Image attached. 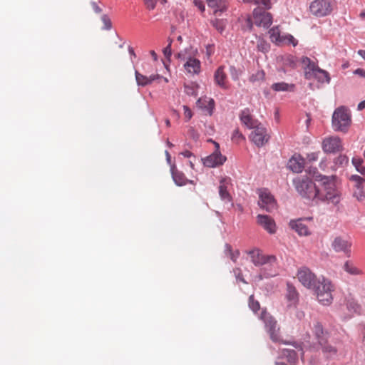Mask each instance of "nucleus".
<instances>
[{
    "instance_id": "obj_1",
    "label": "nucleus",
    "mask_w": 365,
    "mask_h": 365,
    "mask_svg": "<svg viewBox=\"0 0 365 365\" xmlns=\"http://www.w3.org/2000/svg\"><path fill=\"white\" fill-rule=\"evenodd\" d=\"M314 180L317 183L316 200L336 205L339 202V193L333 176L317 174Z\"/></svg>"
},
{
    "instance_id": "obj_2",
    "label": "nucleus",
    "mask_w": 365,
    "mask_h": 365,
    "mask_svg": "<svg viewBox=\"0 0 365 365\" xmlns=\"http://www.w3.org/2000/svg\"><path fill=\"white\" fill-rule=\"evenodd\" d=\"M251 261L255 266L270 265L272 269L269 271L265 267V277H272L278 273V264L277 258L274 255H264L259 249H253L248 252Z\"/></svg>"
},
{
    "instance_id": "obj_3",
    "label": "nucleus",
    "mask_w": 365,
    "mask_h": 365,
    "mask_svg": "<svg viewBox=\"0 0 365 365\" xmlns=\"http://www.w3.org/2000/svg\"><path fill=\"white\" fill-rule=\"evenodd\" d=\"M293 184L297 192L309 200H316L317 195V184H314L307 177H299L293 180Z\"/></svg>"
},
{
    "instance_id": "obj_4",
    "label": "nucleus",
    "mask_w": 365,
    "mask_h": 365,
    "mask_svg": "<svg viewBox=\"0 0 365 365\" xmlns=\"http://www.w3.org/2000/svg\"><path fill=\"white\" fill-rule=\"evenodd\" d=\"M351 114L344 106L335 110L332 115V126L335 130L346 132L351 125Z\"/></svg>"
},
{
    "instance_id": "obj_5",
    "label": "nucleus",
    "mask_w": 365,
    "mask_h": 365,
    "mask_svg": "<svg viewBox=\"0 0 365 365\" xmlns=\"http://www.w3.org/2000/svg\"><path fill=\"white\" fill-rule=\"evenodd\" d=\"M265 324V329L273 342L283 343L280 335V327L277 324V320L266 311H262L260 317Z\"/></svg>"
},
{
    "instance_id": "obj_6",
    "label": "nucleus",
    "mask_w": 365,
    "mask_h": 365,
    "mask_svg": "<svg viewBox=\"0 0 365 365\" xmlns=\"http://www.w3.org/2000/svg\"><path fill=\"white\" fill-rule=\"evenodd\" d=\"M178 58L185 61L184 68L186 71L190 74H198L200 72L201 63L200 61L193 57L191 53L188 52L187 49L179 52L177 54Z\"/></svg>"
},
{
    "instance_id": "obj_7",
    "label": "nucleus",
    "mask_w": 365,
    "mask_h": 365,
    "mask_svg": "<svg viewBox=\"0 0 365 365\" xmlns=\"http://www.w3.org/2000/svg\"><path fill=\"white\" fill-rule=\"evenodd\" d=\"M210 141L214 143L215 150L209 156L202 159L203 164L205 166L208 168H215L222 165L226 161L227 158L221 154L220 151V145L217 143L212 140Z\"/></svg>"
},
{
    "instance_id": "obj_8",
    "label": "nucleus",
    "mask_w": 365,
    "mask_h": 365,
    "mask_svg": "<svg viewBox=\"0 0 365 365\" xmlns=\"http://www.w3.org/2000/svg\"><path fill=\"white\" fill-rule=\"evenodd\" d=\"M270 40L277 45L292 44L296 46L297 41L290 34L281 35L278 27H274L269 31Z\"/></svg>"
},
{
    "instance_id": "obj_9",
    "label": "nucleus",
    "mask_w": 365,
    "mask_h": 365,
    "mask_svg": "<svg viewBox=\"0 0 365 365\" xmlns=\"http://www.w3.org/2000/svg\"><path fill=\"white\" fill-rule=\"evenodd\" d=\"M259 194V205L268 212H272L277 208V202L272 194L267 189H260Z\"/></svg>"
},
{
    "instance_id": "obj_10",
    "label": "nucleus",
    "mask_w": 365,
    "mask_h": 365,
    "mask_svg": "<svg viewBox=\"0 0 365 365\" xmlns=\"http://www.w3.org/2000/svg\"><path fill=\"white\" fill-rule=\"evenodd\" d=\"M264 7L261 9L257 7L253 11V21L257 26L268 28L272 23V16L270 13L264 11Z\"/></svg>"
},
{
    "instance_id": "obj_11",
    "label": "nucleus",
    "mask_w": 365,
    "mask_h": 365,
    "mask_svg": "<svg viewBox=\"0 0 365 365\" xmlns=\"http://www.w3.org/2000/svg\"><path fill=\"white\" fill-rule=\"evenodd\" d=\"M297 277L299 282L309 289H313L316 287L319 280L316 275L307 267L301 268L298 271Z\"/></svg>"
},
{
    "instance_id": "obj_12",
    "label": "nucleus",
    "mask_w": 365,
    "mask_h": 365,
    "mask_svg": "<svg viewBox=\"0 0 365 365\" xmlns=\"http://www.w3.org/2000/svg\"><path fill=\"white\" fill-rule=\"evenodd\" d=\"M311 12L317 16H324L331 11L329 0H314L310 5Z\"/></svg>"
},
{
    "instance_id": "obj_13",
    "label": "nucleus",
    "mask_w": 365,
    "mask_h": 365,
    "mask_svg": "<svg viewBox=\"0 0 365 365\" xmlns=\"http://www.w3.org/2000/svg\"><path fill=\"white\" fill-rule=\"evenodd\" d=\"M250 138L257 146L261 147L269 141V135L267 129L260 124L254 128Z\"/></svg>"
},
{
    "instance_id": "obj_14",
    "label": "nucleus",
    "mask_w": 365,
    "mask_h": 365,
    "mask_svg": "<svg viewBox=\"0 0 365 365\" xmlns=\"http://www.w3.org/2000/svg\"><path fill=\"white\" fill-rule=\"evenodd\" d=\"M318 345L323 356L327 359H334L338 354V349L335 343L329 340V337L327 339H321L319 342H318Z\"/></svg>"
},
{
    "instance_id": "obj_15",
    "label": "nucleus",
    "mask_w": 365,
    "mask_h": 365,
    "mask_svg": "<svg viewBox=\"0 0 365 365\" xmlns=\"http://www.w3.org/2000/svg\"><path fill=\"white\" fill-rule=\"evenodd\" d=\"M341 148L342 144L339 137L329 136L325 138L322 142V149L325 153H336Z\"/></svg>"
},
{
    "instance_id": "obj_16",
    "label": "nucleus",
    "mask_w": 365,
    "mask_h": 365,
    "mask_svg": "<svg viewBox=\"0 0 365 365\" xmlns=\"http://www.w3.org/2000/svg\"><path fill=\"white\" fill-rule=\"evenodd\" d=\"M351 245V241L341 237H335L331 243V247L335 252H344L348 256L350 255Z\"/></svg>"
},
{
    "instance_id": "obj_17",
    "label": "nucleus",
    "mask_w": 365,
    "mask_h": 365,
    "mask_svg": "<svg viewBox=\"0 0 365 365\" xmlns=\"http://www.w3.org/2000/svg\"><path fill=\"white\" fill-rule=\"evenodd\" d=\"M257 223L264 229L269 234H274L277 227L272 217L265 215H258L257 216Z\"/></svg>"
},
{
    "instance_id": "obj_18",
    "label": "nucleus",
    "mask_w": 365,
    "mask_h": 365,
    "mask_svg": "<svg viewBox=\"0 0 365 365\" xmlns=\"http://www.w3.org/2000/svg\"><path fill=\"white\" fill-rule=\"evenodd\" d=\"M312 218L292 220L289 225L300 236H308L311 235V232L306 222H310Z\"/></svg>"
},
{
    "instance_id": "obj_19",
    "label": "nucleus",
    "mask_w": 365,
    "mask_h": 365,
    "mask_svg": "<svg viewBox=\"0 0 365 365\" xmlns=\"http://www.w3.org/2000/svg\"><path fill=\"white\" fill-rule=\"evenodd\" d=\"M231 185L230 178H223L220 180L219 185V195L222 200L226 202H230L232 201V197L228 192V187Z\"/></svg>"
},
{
    "instance_id": "obj_20",
    "label": "nucleus",
    "mask_w": 365,
    "mask_h": 365,
    "mask_svg": "<svg viewBox=\"0 0 365 365\" xmlns=\"http://www.w3.org/2000/svg\"><path fill=\"white\" fill-rule=\"evenodd\" d=\"M302 63L304 69L305 78L312 79L313 73L319 68L317 63L307 56L302 58Z\"/></svg>"
},
{
    "instance_id": "obj_21",
    "label": "nucleus",
    "mask_w": 365,
    "mask_h": 365,
    "mask_svg": "<svg viewBox=\"0 0 365 365\" xmlns=\"http://www.w3.org/2000/svg\"><path fill=\"white\" fill-rule=\"evenodd\" d=\"M312 289L314 290L316 296H318V293L319 292L327 293L329 292H334V286L329 279L322 277L319 279L316 287Z\"/></svg>"
},
{
    "instance_id": "obj_22",
    "label": "nucleus",
    "mask_w": 365,
    "mask_h": 365,
    "mask_svg": "<svg viewBox=\"0 0 365 365\" xmlns=\"http://www.w3.org/2000/svg\"><path fill=\"white\" fill-rule=\"evenodd\" d=\"M206 1L215 16H220L227 9L228 4L226 0H206Z\"/></svg>"
},
{
    "instance_id": "obj_23",
    "label": "nucleus",
    "mask_w": 365,
    "mask_h": 365,
    "mask_svg": "<svg viewBox=\"0 0 365 365\" xmlns=\"http://www.w3.org/2000/svg\"><path fill=\"white\" fill-rule=\"evenodd\" d=\"M240 118L241 122L248 128L254 129L260 125V123H259L258 121L252 117L251 112L248 108H245L241 112Z\"/></svg>"
},
{
    "instance_id": "obj_24",
    "label": "nucleus",
    "mask_w": 365,
    "mask_h": 365,
    "mask_svg": "<svg viewBox=\"0 0 365 365\" xmlns=\"http://www.w3.org/2000/svg\"><path fill=\"white\" fill-rule=\"evenodd\" d=\"M215 81L222 88H228L227 74L225 72V66H220L215 73Z\"/></svg>"
},
{
    "instance_id": "obj_25",
    "label": "nucleus",
    "mask_w": 365,
    "mask_h": 365,
    "mask_svg": "<svg viewBox=\"0 0 365 365\" xmlns=\"http://www.w3.org/2000/svg\"><path fill=\"white\" fill-rule=\"evenodd\" d=\"M172 177L175 182V184L178 186H182L186 185L187 183L195 184L192 180H188L184 173L180 171H178L175 166L171 168Z\"/></svg>"
},
{
    "instance_id": "obj_26",
    "label": "nucleus",
    "mask_w": 365,
    "mask_h": 365,
    "mask_svg": "<svg viewBox=\"0 0 365 365\" xmlns=\"http://www.w3.org/2000/svg\"><path fill=\"white\" fill-rule=\"evenodd\" d=\"M135 74L137 84L141 86H145L147 85H149L152 83L154 81L160 78V76L158 74H153L150 76H146L140 73L137 71H135Z\"/></svg>"
},
{
    "instance_id": "obj_27",
    "label": "nucleus",
    "mask_w": 365,
    "mask_h": 365,
    "mask_svg": "<svg viewBox=\"0 0 365 365\" xmlns=\"http://www.w3.org/2000/svg\"><path fill=\"white\" fill-rule=\"evenodd\" d=\"M312 330L317 340V343L319 342L321 339H327L329 337V333L324 329L322 324L319 322H314Z\"/></svg>"
},
{
    "instance_id": "obj_28",
    "label": "nucleus",
    "mask_w": 365,
    "mask_h": 365,
    "mask_svg": "<svg viewBox=\"0 0 365 365\" xmlns=\"http://www.w3.org/2000/svg\"><path fill=\"white\" fill-rule=\"evenodd\" d=\"M197 106L202 109L207 110L210 115L212 114L215 108V101L212 98L204 96L200 98L197 101Z\"/></svg>"
},
{
    "instance_id": "obj_29",
    "label": "nucleus",
    "mask_w": 365,
    "mask_h": 365,
    "mask_svg": "<svg viewBox=\"0 0 365 365\" xmlns=\"http://www.w3.org/2000/svg\"><path fill=\"white\" fill-rule=\"evenodd\" d=\"M288 167L294 173H300L304 168V159L300 156H293L288 162Z\"/></svg>"
},
{
    "instance_id": "obj_30",
    "label": "nucleus",
    "mask_w": 365,
    "mask_h": 365,
    "mask_svg": "<svg viewBox=\"0 0 365 365\" xmlns=\"http://www.w3.org/2000/svg\"><path fill=\"white\" fill-rule=\"evenodd\" d=\"M346 305L347 309L352 314H360L361 310V305L358 302L352 298L349 297L346 299Z\"/></svg>"
},
{
    "instance_id": "obj_31",
    "label": "nucleus",
    "mask_w": 365,
    "mask_h": 365,
    "mask_svg": "<svg viewBox=\"0 0 365 365\" xmlns=\"http://www.w3.org/2000/svg\"><path fill=\"white\" fill-rule=\"evenodd\" d=\"M312 78H316L319 83H329L331 81L329 73L320 68L313 73Z\"/></svg>"
},
{
    "instance_id": "obj_32",
    "label": "nucleus",
    "mask_w": 365,
    "mask_h": 365,
    "mask_svg": "<svg viewBox=\"0 0 365 365\" xmlns=\"http://www.w3.org/2000/svg\"><path fill=\"white\" fill-rule=\"evenodd\" d=\"M294 84H288L285 82H279L273 83L271 86L274 91H293L294 89Z\"/></svg>"
},
{
    "instance_id": "obj_33",
    "label": "nucleus",
    "mask_w": 365,
    "mask_h": 365,
    "mask_svg": "<svg viewBox=\"0 0 365 365\" xmlns=\"http://www.w3.org/2000/svg\"><path fill=\"white\" fill-rule=\"evenodd\" d=\"M282 356L283 358L287 359L290 364L293 365H295L298 358L296 351L293 349H283Z\"/></svg>"
},
{
    "instance_id": "obj_34",
    "label": "nucleus",
    "mask_w": 365,
    "mask_h": 365,
    "mask_svg": "<svg viewBox=\"0 0 365 365\" xmlns=\"http://www.w3.org/2000/svg\"><path fill=\"white\" fill-rule=\"evenodd\" d=\"M332 292H329L327 293H318V296H317V299L319 303L323 305L327 306L331 304L333 301Z\"/></svg>"
},
{
    "instance_id": "obj_35",
    "label": "nucleus",
    "mask_w": 365,
    "mask_h": 365,
    "mask_svg": "<svg viewBox=\"0 0 365 365\" xmlns=\"http://www.w3.org/2000/svg\"><path fill=\"white\" fill-rule=\"evenodd\" d=\"M343 269L345 272L352 275H359L362 274V271L357 268L351 261H346L343 266Z\"/></svg>"
},
{
    "instance_id": "obj_36",
    "label": "nucleus",
    "mask_w": 365,
    "mask_h": 365,
    "mask_svg": "<svg viewBox=\"0 0 365 365\" xmlns=\"http://www.w3.org/2000/svg\"><path fill=\"white\" fill-rule=\"evenodd\" d=\"M287 298L290 303V305L295 304L298 299V294L294 287H288V293Z\"/></svg>"
},
{
    "instance_id": "obj_37",
    "label": "nucleus",
    "mask_w": 365,
    "mask_h": 365,
    "mask_svg": "<svg viewBox=\"0 0 365 365\" xmlns=\"http://www.w3.org/2000/svg\"><path fill=\"white\" fill-rule=\"evenodd\" d=\"M352 163L359 173L365 175V166L363 165V160L360 158H353Z\"/></svg>"
},
{
    "instance_id": "obj_38",
    "label": "nucleus",
    "mask_w": 365,
    "mask_h": 365,
    "mask_svg": "<svg viewBox=\"0 0 365 365\" xmlns=\"http://www.w3.org/2000/svg\"><path fill=\"white\" fill-rule=\"evenodd\" d=\"M249 307L255 313L260 309V304L253 295L249 297Z\"/></svg>"
},
{
    "instance_id": "obj_39",
    "label": "nucleus",
    "mask_w": 365,
    "mask_h": 365,
    "mask_svg": "<svg viewBox=\"0 0 365 365\" xmlns=\"http://www.w3.org/2000/svg\"><path fill=\"white\" fill-rule=\"evenodd\" d=\"M245 3H251L254 4H262L265 9H271V0H242Z\"/></svg>"
},
{
    "instance_id": "obj_40",
    "label": "nucleus",
    "mask_w": 365,
    "mask_h": 365,
    "mask_svg": "<svg viewBox=\"0 0 365 365\" xmlns=\"http://www.w3.org/2000/svg\"><path fill=\"white\" fill-rule=\"evenodd\" d=\"M264 76L265 73L263 71H257L255 73L250 76V81L252 83L261 81L264 79Z\"/></svg>"
},
{
    "instance_id": "obj_41",
    "label": "nucleus",
    "mask_w": 365,
    "mask_h": 365,
    "mask_svg": "<svg viewBox=\"0 0 365 365\" xmlns=\"http://www.w3.org/2000/svg\"><path fill=\"white\" fill-rule=\"evenodd\" d=\"M225 248H226V252H228L230 259L233 262H236L237 259L238 258V257L240 255V252L238 250H236V251L233 252L232 250L231 246L229 245H225Z\"/></svg>"
},
{
    "instance_id": "obj_42",
    "label": "nucleus",
    "mask_w": 365,
    "mask_h": 365,
    "mask_svg": "<svg viewBox=\"0 0 365 365\" xmlns=\"http://www.w3.org/2000/svg\"><path fill=\"white\" fill-rule=\"evenodd\" d=\"M212 26L220 33H222L225 27V24L221 19H216L215 20L212 21Z\"/></svg>"
},
{
    "instance_id": "obj_43",
    "label": "nucleus",
    "mask_w": 365,
    "mask_h": 365,
    "mask_svg": "<svg viewBox=\"0 0 365 365\" xmlns=\"http://www.w3.org/2000/svg\"><path fill=\"white\" fill-rule=\"evenodd\" d=\"M232 140L236 143H239L241 140H245V137L240 132L239 129L237 128L234 130L232 135Z\"/></svg>"
},
{
    "instance_id": "obj_44",
    "label": "nucleus",
    "mask_w": 365,
    "mask_h": 365,
    "mask_svg": "<svg viewBox=\"0 0 365 365\" xmlns=\"http://www.w3.org/2000/svg\"><path fill=\"white\" fill-rule=\"evenodd\" d=\"M229 70L232 78L234 81H237L240 75V71L238 69H237L234 66H230Z\"/></svg>"
},
{
    "instance_id": "obj_45",
    "label": "nucleus",
    "mask_w": 365,
    "mask_h": 365,
    "mask_svg": "<svg viewBox=\"0 0 365 365\" xmlns=\"http://www.w3.org/2000/svg\"><path fill=\"white\" fill-rule=\"evenodd\" d=\"M173 40L170 38H168V45L163 49V54L167 58H170L172 54L171 51V44H172Z\"/></svg>"
},
{
    "instance_id": "obj_46",
    "label": "nucleus",
    "mask_w": 365,
    "mask_h": 365,
    "mask_svg": "<svg viewBox=\"0 0 365 365\" xmlns=\"http://www.w3.org/2000/svg\"><path fill=\"white\" fill-rule=\"evenodd\" d=\"M354 195L359 200H363L365 198V192L359 187L354 191Z\"/></svg>"
},
{
    "instance_id": "obj_47",
    "label": "nucleus",
    "mask_w": 365,
    "mask_h": 365,
    "mask_svg": "<svg viewBox=\"0 0 365 365\" xmlns=\"http://www.w3.org/2000/svg\"><path fill=\"white\" fill-rule=\"evenodd\" d=\"M101 20L103 23L105 29L109 30L111 29V26H112L111 21H110V19L106 15L102 16Z\"/></svg>"
},
{
    "instance_id": "obj_48",
    "label": "nucleus",
    "mask_w": 365,
    "mask_h": 365,
    "mask_svg": "<svg viewBox=\"0 0 365 365\" xmlns=\"http://www.w3.org/2000/svg\"><path fill=\"white\" fill-rule=\"evenodd\" d=\"M351 180L356 183V187L358 189V187H361V184L364 181V178L359 175H352L351 177Z\"/></svg>"
},
{
    "instance_id": "obj_49",
    "label": "nucleus",
    "mask_w": 365,
    "mask_h": 365,
    "mask_svg": "<svg viewBox=\"0 0 365 365\" xmlns=\"http://www.w3.org/2000/svg\"><path fill=\"white\" fill-rule=\"evenodd\" d=\"M257 48L262 52H267L269 48V46L267 43L263 41H260L257 44Z\"/></svg>"
},
{
    "instance_id": "obj_50",
    "label": "nucleus",
    "mask_w": 365,
    "mask_h": 365,
    "mask_svg": "<svg viewBox=\"0 0 365 365\" xmlns=\"http://www.w3.org/2000/svg\"><path fill=\"white\" fill-rule=\"evenodd\" d=\"M234 274H235L237 281L242 282L243 283H246L244 278L242 277V274L240 269H239V268L235 269Z\"/></svg>"
},
{
    "instance_id": "obj_51",
    "label": "nucleus",
    "mask_w": 365,
    "mask_h": 365,
    "mask_svg": "<svg viewBox=\"0 0 365 365\" xmlns=\"http://www.w3.org/2000/svg\"><path fill=\"white\" fill-rule=\"evenodd\" d=\"M183 110L185 117L189 120L192 116L191 110L187 106H183Z\"/></svg>"
},
{
    "instance_id": "obj_52",
    "label": "nucleus",
    "mask_w": 365,
    "mask_h": 365,
    "mask_svg": "<svg viewBox=\"0 0 365 365\" xmlns=\"http://www.w3.org/2000/svg\"><path fill=\"white\" fill-rule=\"evenodd\" d=\"M319 158V153H311L307 154V158L309 162L317 161Z\"/></svg>"
},
{
    "instance_id": "obj_53",
    "label": "nucleus",
    "mask_w": 365,
    "mask_h": 365,
    "mask_svg": "<svg viewBox=\"0 0 365 365\" xmlns=\"http://www.w3.org/2000/svg\"><path fill=\"white\" fill-rule=\"evenodd\" d=\"M195 5L199 9L201 12H204L205 10V5L200 1L195 0Z\"/></svg>"
},
{
    "instance_id": "obj_54",
    "label": "nucleus",
    "mask_w": 365,
    "mask_h": 365,
    "mask_svg": "<svg viewBox=\"0 0 365 365\" xmlns=\"http://www.w3.org/2000/svg\"><path fill=\"white\" fill-rule=\"evenodd\" d=\"M92 7H93V9L94 10V11L97 14H99L101 12V9L97 5L96 3L95 2H93L92 3Z\"/></svg>"
},
{
    "instance_id": "obj_55",
    "label": "nucleus",
    "mask_w": 365,
    "mask_h": 365,
    "mask_svg": "<svg viewBox=\"0 0 365 365\" xmlns=\"http://www.w3.org/2000/svg\"><path fill=\"white\" fill-rule=\"evenodd\" d=\"M180 155H183L185 158H190L192 155V153L189 150H185L182 152Z\"/></svg>"
},
{
    "instance_id": "obj_56",
    "label": "nucleus",
    "mask_w": 365,
    "mask_h": 365,
    "mask_svg": "<svg viewBox=\"0 0 365 365\" xmlns=\"http://www.w3.org/2000/svg\"><path fill=\"white\" fill-rule=\"evenodd\" d=\"M356 74L360 75L361 76L365 77V70L361 68H358L354 72Z\"/></svg>"
},
{
    "instance_id": "obj_57",
    "label": "nucleus",
    "mask_w": 365,
    "mask_h": 365,
    "mask_svg": "<svg viewBox=\"0 0 365 365\" xmlns=\"http://www.w3.org/2000/svg\"><path fill=\"white\" fill-rule=\"evenodd\" d=\"M265 267H267V270L269 271L272 269V267L270 265L263 266V268L262 269V275H263L265 277Z\"/></svg>"
},
{
    "instance_id": "obj_58",
    "label": "nucleus",
    "mask_w": 365,
    "mask_h": 365,
    "mask_svg": "<svg viewBox=\"0 0 365 365\" xmlns=\"http://www.w3.org/2000/svg\"><path fill=\"white\" fill-rule=\"evenodd\" d=\"M364 108H365V100L360 102L358 105V109L359 110H363Z\"/></svg>"
},
{
    "instance_id": "obj_59",
    "label": "nucleus",
    "mask_w": 365,
    "mask_h": 365,
    "mask_svg": "<svg viewBox=\"0 0 365 365\" xmlns=\"http://www.w3.org/2000/svg\"><path fill=\"white\" fill-rule=\"evenodd\" d=\"M150 53L151 56L153 57V60L157 61V59H158L157 53L154 51H150Z\"/></svg>"
},
{
    "instance_id": "obj_60",
    "label": "nucleus",
    "mask_w": 365,
    "mask_h": 365,
    "mask_svg": "<svg viewBox=\"0 0 365 365\" xmlns=\"http://www.w3.org/2000/svg\"><path fill=\"white\" fill-rule=\"evenodd\" d=\"M358 53L363 58L365 59V50H359L358 51Z\"/></svg>"
},
{
    "instance_id": "obj_61",
    "label": "nucleus",
    "mask_w": 365,
    "mask_h": 365,
    "mask_svg": "<svg viewBox=\"0 0 365 365\" xmlns=\"http://www.w3.org/2000/svg\"><path fill=\"white\" fill-rule=\"evenodd\" d=\"M129 53H130L132 56H135V53L134 50H133V48H131V47H130V48H129Z\"/></svg>"
},
{
    "instance_id": "obj_62",
    "label": "nucleus",
    "mask_w": 365,
    "mask_h": 365,
    "mask_svg": "<svg viewBox=\"0 0 365 365\" xmlns=\"http://www.w3.org/2000/svg\"><path fill=\"white\" fill-rule=\"evenodd\" d=\"M165 124H166V125H167L168 127H170V120H169V119H166V120H165Z\"/></svg>"
},
{
    "instance_id": "obj_63",
    "label": "nucleus",
    "mask_w": 365,
    "mask_h": 365,
    "mask_svg": "<svg viewBox=\"0 0 365 365\" xmlns=\"http://www.w3.org/2000/svg\"><path fill=\"white\" fill-rule=\"evenodd\" d=\"M211 52H212V51H211V47H207V55H209V56H210V55H211Z\"/></svg>"
},
{
    "instance_id": "obj_64",
    "label": "nucleus",
    "mask_w": 365,
    "mask_h": 365,
    "mask_svg": "<svg viewBox=\"0 0 365 365\" xmlns=\"http://www.w3.org/2000/svg\"><path fill=\"white\" fill-rule=\"evenodd\" d=\"M359 16L361 19H365V11L361 12Z\"/></svg>"
}]
</instances>
